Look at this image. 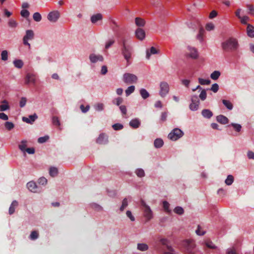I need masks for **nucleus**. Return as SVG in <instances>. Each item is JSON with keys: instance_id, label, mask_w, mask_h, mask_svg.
Instances as JSON below:
<instances>
[{"instance_id": "1", "label": "nucleus", "mask_w": 254, "mask_h": 254, "mask_svg": "<svg viewBox=\"0 0 254 254\" xmlns=\"http://www.w3.org/2000/svg\"><path fill=\"white\" fill-rule=\"evenodd\" d=\"M121 46L122 54L128 64L132 52L131 41L129 39L123 38L121 42Z\"/></svg>"}, {"instance_id": "2", "label": "nucleus", "mask_w": 254, "mask_h": 254, "mask_svg": "<svg viewBox=\"0 0 254 254\" xmlns=\"http://www.w3.org/2000/svg\"><path fill=\"white\" fill-rule=\"evenodd\" d=\"M222 48L226 52L236 51L239 47L237 40L234 38H229L221 44Z\"/></svg>"}, {"instance_id": "3", "label": "nucleus", "mask_w": 254, "mask_h": 254, "mask_svg": "<svg viewBox=\"0 0 254 254\" xmlns=\"http://www.w3.org/2000/svg\"><path fill=\"white\" fill-rule=\"evenodd\" d=\"M181 245L185 249V252L188 254H194L195 244L193 240L186 239L181 241Z\"/></svg>"}, {"instance_id": "4", "label": "nucleus", "mask_w": 254, "mask_h": 254, "mask_svg": "<svg viewBox=\"0 0 254 254\" xmlns=\"http://www.w3.org/2000/svg\"><path fill=\"white\" fill-rule=\"evenodd\" d=\"M140 203L143 211L144 216L146 218L147 221H149L153 217V213L151 208L143 200H141Z\"/></svg>"}, {"instance_id": "5", "label": "nucleus", "mask_w": 254, "mask_h": 254, "mask_svg": "<svg viewBox=\"0 0 254 254\" xmlns=\"http://www.w3.org/2000/svg\"><path fill=\"white\" fill-rule=\"evenodd\" d=\"M123 81L127 84H133L137 82V77L133 74L126 73L123 75Z\"/></svg>"}, {"instance_id": "6", "label": "nucleus", "mask_w": 254, "mask_h": 254, "mask_svg": "<svg viewBox=\"0 0 254 254\" xmlns=\"http://www.w3.org/2000/svg\"><path fill=\"white\" fill-rule=\"evenodd\" d=\"M159 95L162 97H165L169 92L170 87L169 84L166 81L160 83Z\"/></svg>"}, {"instance_id": "7", "label": "nucleus", "mask_w": 254, "mask_h": 254, "mask_svg": "<svg viewBox=\"0 0 254 254\" xmlns=\"http://www.w3.org/2000/svg\"><path fill=\"white\" fill-rule=\"evenodd\" d=\"M183 132L180 129L176 128L168 134V138L175 141L183 136Z\"/></svg>"}, {"instance_id": "8", "label": "nucleus", "mask_w": 254, "mask_h": 254, "mask_svg": "<svg viewBox=\"0 0 254 254\" xmlns=\"http://www.w3.org/2000/svg\"><path fill=\"white\" fill-rule=\"evenodd\" d=\"M34 38V33L32 30H27L26 34L23 38V43L24 45L28 46L30 48V44L28 42V40H32Z\"/></svg>"}, {"instance_id": "9", "label": "nucleus", "mask_w": 254, "mask_h": 254, "mask_svg": "<svg viewBox=\"0 0 254 254\" xmlns=\"http://www.w3.org/2000/svg\"><path fill=\"white\" fill-rule=\"evenodd\" d=\"M191 103L190 105V109L191 111H196L198 109L199 105V100L196 95H192L191 96Z\"/></svg>"}, {"instance_id": "10", "label": "nucleus", "mask_w": 254, "mask_h": 254, "mask_svg": "<svg viewBox=\"0 0 254 254\" xmlns=\"http://www.w3.org/2000/svg\"><path fill=\"white\" fill-rule=\"evenodd\" d=\"M108 142V136L104 133H101L96 139V143L99 144H106Z\"/></svg>"}, {"instance_id": "11", "label": "nucleus", "mask_w": 254, "mask_h": 254, "mask_svg": "<svg viewBox=\"0 0 254 254\" xmlns=\"http://www.w3.org/2000/svg\"><path fill=\"white\" fill-rule=\"evenodd\" d=\"M60 17V13L58 11H54L50 12L48 16V19L52 22H56Z\"/></svg>"}, {"instance_id": "12", "label": "nucleus", "mask_w": 254, "mask_h": 254, "mask_svg": "<svg viewBox=\"0 0 254 254\" xmlns=\"http://www.w3.org/2000/svg\"><path fill=\"white\" fill-rule=\"evenodd\" d=\"M36 76L33 73H28L26 74L25 78V83L26 84H29L32 83L33 84L36 83Z\"/></svg>"}, {"instance_id": "13", "label": "nucleus", "mask_w": 254, "mask_h": 254, "mask_svg": "<svg viewBox=\"0 0 254 254\" xmlns=\"http://www.w3.org/2000/svg\"><path fill=\"white\" fill-rule=\"evenodd\" d=\"M135 35L137 39L139 40H143L145 36V32L142 28H138L135 30Z\"/></svg>"}, {"instance_id": "14", "label": "nucleus", "mask_w": 254, "mask_h": 254, "mask_svg": "<svg viewBox=\"0 0 254 254\" xmlns=\"http://www.w3.org/2000/svg\"><path fill=\"white\" fill-rule=\"evenodd\" d=\"M89 59L91 63H95L98 61L102 62L104 60V58L102 55H96L94 54H91L89 56Z\"/></svg>"}, {"instance_id": "15", "label": "nucleus", "mask_w": 254, "mask_h": 254, "mask_svg": "<svg viewBox=\"0 0 254 254\" xmlns=\"http://www.w3.org/2000/svg\"><path fill=\"white\" fill-rule=\"evenodd\" d=\"M27 188L30 191L33 192H39L38 187L36 184L33 181L28 182L27 184Z\"/></svg>"}, {"instance_id": "16", "label": "nucleus", "mask_w": 254, "mask_h": 254, "mask_svg": "<svg viewBox=\"0 0 254 254\" xmlns=\"http://www.w3.org/2000/svg\"><path fill=\"white\" fill-rule=\"evenodd\" d=\"M188 48L189 51V56L192 59L197 58L198 55L196 49L190 46Z\"/></svg>"}, {"instance_id": "17", "label": "nucleus", "mask_w": 254, "mask_h": 254, "mask_svg": "<svg viewBox=\"0 0 254 254\" xmlns=\"http://www.w3.org/2000/svg\"><path fill=\"white\" fill-rule=\"evenodd\" d=\"M216 120L218 122L223 125H225L229 122L228 119L226 117L222 115L217 116L216 117Z\"/></svg>"}, {"instance_id": "18", "label": "nucleus", "mask_w": 254, "mask_h": 254, "mask_svg": "<svg viewBox=\"0 0 254 254\" xmlns=\"http://www.w3.org/2000/svg\"><path fill=\"white\" fill-rule=\"evenodd\" d=\"M158 53V51L154 47H152L150 50H146V58L147 59L149 60L150 59V56L153 54H156Z\"/></svg>"}, {"instance_id": "19", "label": "nucleus", "mask_w": 254, "mask_h": 254, "mask_svg": "<svg viewBox=\"0 0 254 254\" xmlns=\"http://www.w3.org/2000/svg\"><path fill=\"white\" fill-rule=\"evenodd\" d=\"M18 203L16 200H13L8 210V213L10 215L14 213L15 212V209L18 206Z\"/></svg>"}, {"instance_id": "20", "label": "nucleus", "mask_w": 254, "mask_h": 254, "mask_svg": "<svg viewBox=\"0 0 254 254\" xmlns=\"http://www.w3.org/2000/svg\"><path fill=\"white\" fill-rule=\"evenodd\" d=\"M140 125V122L137 119L131 120L129 122V126L134 128H138Z\"/></svg>"}, {"instance_id": "21", "label": "nucleus", "mask_w": 254, "mask_h": 254, "mask_svg": "<svg viewBox=\"0 0 254 254\" xmlns=\"http://www.w3.org/2000/svg\"><path fill=\"white\" fill-rule=\"evenodd\" d=\"M2 104L0 105V111L3 112L9 109L10 107L8 105V102L4 100L1 101Z\"/></svg>"}, {"instance_id": "22", "label": "nucleus", "mask_w": 254, "mask_h": 254, "mask_svg": "<svg viewBox=\"0 0 254 254\" xmlns=\"http://www.w3.org/2000/svg\"><path fill=\"white\" fill-rule=\"evenodd\" d=\"M201 114L204 118L210 119L212 116V112L208 109H204L201 112Z\"/></svg>"}, {"instance_id": "23", "label": "nucleus", "mask_w": 254, "mask_h": 254, "mask_svg": "<svg viewBox=\"0 0 254 254\" xmlns=\"http://www.w3.org/2000/svg\"><path fill=\"white\" fill-rule=\"evenodd\" d=\"M248 35L251 37H254V27L251 24H248L247 28Z\"/></svg>"}, {"instance_id": "24", "label": "nucleus", "mask_w": 254, "mask_h": 254, "mask_svg": "<svg viewBox=\"0 0 254 254\" xmlns=\"http://www.w3.org/2000/svg\"><path fill=\"white\" fill-rule=\"evenodd\" d=\"M135 23L138 27H143L145 24V21L140 17H136L135 18Z\"/></svg>"}, {"instance_id": "25", "label": "nucleus", "mask_w": 254, "mask_h": 254, "mask_svg": "<svg viewBox=\"0 0 254 254\" xmlns=\"http://www.w3.org/2000/svg\"><path fill=\"white\" fill-rule=\"evenodd\" d=\"M13 64L14 66L17 68H21L24 65V63L21 60H15L13 61Z\"/></svg>"}, {"instance_id": "26", "label": "nucleus", "mask_w": 254, "mask_h": 254, "mask_svg": "<svg viewBox=\"0 0 254 254\" xmlns=\"http://www.w3.org/2000/svg\"><path fill=\"white\" fill-rule=\"evenodd\" d=\"M137 250L140 251H146L148 249V246L144 243H138L137 245Z\"/></svg>"}, {"instance_id": "27", "label": "nucleus", "mask_w": 254, "mask_h": 254, "mask_svg": "<svg viewBox=\"0 0 254 254\" xmlns=\"http://www.w3.org/2000/svg\"><path fill=\"white\" fill-rule=\"evenodd\" d=\"M163 141L162 139L157 138L154 140V145L156 148H159L163 146Z\"/></svg>"}, {"instance_id": "28", "label": "nucleus", "mask_w": 254, "mask_h": 254, "mask_svg": "<svg viewBox=\"0 0 254 254\" xmlns=\"http://www.w3.org/2000/svg\"><path fill=\"white\" fill-rule=\"evenodd\" d=\"M102 18V16L100 13H98L95 15H93L91 17V21L92 23H95L97 21L101 20Z\"/></svg>"}, {"instance_id": "29", "label": "nucleus", "mask_w": 254, "mask_h": 254, "mask_svg": "<svg viewBox=\"0 0 254 254\" xmlns=\"http://www.w3.org/2000/svg\"><path fill=\"white\" fill-rule=\"evenodd\" d=\"M140 94L143 99H146L149 96V93L144 88H142L140 90Z\"/></svg>"}, {"instance_id": "30", "label": "nucleus", "mask_w": 254, "mask_h": 254, "mask_svg": "<svg viewBox=\"0 0 254 254\" xmlns=\"http://www.w3.org/2000/svg\"><path fill=\"white\" fill-rule=\"evenodd\" d=\"M58 174V170L56 167H51L49 170V174L52 177H54L56 176Z\"/></svg>"}, {"instance_id": "31", "label": "nucleus", "mask_w": 254, "mask_h": 254, "mask_svg": "<svg viewBox=\"0 0 254 254\" xmlns=\"http://www.w3.org/2000/svg\"><path fill=\"white\" fill-rule=\"evenodd\" d=\"M221 73L219 71L215 70L210 74V77L213 80H215L218 79Z\"/></svg>"}, {"instance_id": "32", "label": "nucleus", "mask_w": 254, "mask_h": 254, "mask_svg": "<svg viewBox=\"0 0 254 254\" xmlns=\"http://www.w3.org/2000/svg\"><path fill=\"white\" fill-rule=\"evenodd\" d=\"M204 245L208 248L211 249H216L217 247L213 244V243L210 241H206L204 242Z\"/></svg>"}, {"instance_id": "33", "label": "nucleus", "mask_w": 254, "mask_h": 254, "mask_svg": "<svg viewBox=\"0 0 254 254\" xmlns=\"http://www.w3.org/2000/svg\"><path fill=\"white\" fill-rule=\"evenodd\" d=\"M222 103L228 110H232L233 106L229 101L226 100H222Z\"/></svg>"}, {"instance_id": "34", "label": "nucleus", "mask_w": 254, "mask_h": 254, "mask_svg": "<svg viewBox=\"0 0 254 254\" xmlns=\"http://www.w3.org/2000/svg\"><path fill=\"white\" fill-rule=\"evenodd\" d=\"M232 126L234 129L237 132H240L242 129V126L241 125L236 123H231L228 126Z\"/></svg>"}, {"instance_id": "35", "label": "nucleus", "mask_w": 254, "mask_h": 254, "mask_svg": "<svg viewBox=\"0 0 254 254\" xmlns=\"http://www.w3.org/2000/svg\"><path fill=\"white\" fill-rule=\"evenodd\" d=\"M4 125L5 128L7 130H11L14 127V125L12 122H5Z\"/></svg>"}, {"instance_id": "36", "label": "nucleus", "mask_w": 254, "mask_h": 254, "mask_svg": "<svg viewBox=\"0 0 254 254\" xmlns=\"http://www.w3.org/2000/svg\"><path fill=\"white\" fill-rule=\"evenodd\" d=\"M135 90V87L133 85L127 87V88L125 92L127 96H129L131 93H132Z\"/></svg>"}, {"instance_id": "37", "label": "nucleus", "mask_w": 254, "mask_h": 254, "mask_svg": "<svg viewBox=\"0 0 254 254\" xmlns=\"http://www.w3.org/2000/svg\"><path fill=\"white\" fill-rule=\"evenodd\" d=\"M27 141L26 140H22L20 144L19 145L18 147L19 149L22 151L25 152L26 149V147L27 146Z\"/></svg>"}, {"instance_id": "38", "label": "nucleus", "mask_w": 254, "mask_h": 254, "mask_svg": "<svg viewBox=\"0 0 254 254\" xmlns=\"http://www.w3.org/2000/svg\"><path fill=\"white\" fill-rule=\"evenodd\" d=\"M198 82L201 85H209L211 81L209 79H204L201 78H198Z\"/></svg>"}, {"instance_id": "39", "label": "nucleus", "mask_w": 254, "mask_h": 254, "mask_svg": "<svg viewBox=\"0 0 254 254\" xmlns=\"http://www.w3.org/2000/svg\"><path fill=\"white\" fill-rule=\"evenodd\" d=\"M127 205H128L127 199V198H125L123 199V200L122 201V205L120 208V211H123Z\"/></svg>"}, {"instance_id": "40", "label": "nucleus", "mask_w": 254, "mask_h": 254, "mask_svg": "<svg viewBox=\"0 0 254 254\" xmlns=\"http://www.w3.org/2000/svg\"><path fill=\"white\" fill-rule=\"evenodd\" d=\"M206 97H207V94H206V90L205 89H202V90L199 95V98L202 101H204L206 99Z\"/></svg>"}, {"instance_id": "41", "label": "nucleus", "mask_w": 254, "mask_h": 254, "mask_svg": "<svg viewBox=\"0 0 254 254\" xmlns=\"http://www.w3.org/2000/svg\"><path fill=\"white\" fill-rule=\"evenodd\" d=\"M234 182V177L232 175H228L225 180V183L227 185H231Z\"/></svg>"}, {"instance_id": "42", "label": "nucleus", "mask_w": 254, "mask_h": 254, "mask_svg": "<svg viewBox=\"0 0 254 254\" xmlns=\"http://www.w3.org/2000/svg\"><path fill=\"white\" fill-rule=\"evenodd\" d=\"M33 19L36 22H39L41 20L42 17L39 12H35L33 15Z\"/></svg>"}, {"instance_id": "43", "label": "nucleus", "mask_w": 254, "mask_h": 254, "mask_svg": "<svg viewBox=\"0 0 254 254\" xmlns=\"http://www.w3.org/2000/svg\"><path fill=\"white\" fill-rule=\"evenodd\" d=\"M38 233L36 231H34L31 232L29 237L31 240H35L37 239L38 238Z\"/></svg>"}, {"instance_id": "44", "label": "nucleus", "mask_w": 254, "mask_h": 254, "mask_svg": "<svg viewBox=\"0 0 254 254\" xmlns=\"http://www.w3.org/2000/svg\"><path fill=\"white\" fill-rule=\"evenodd\" d=\"M174 211L175 213L179 215H182L184 212L183 208L180 206L176 207L174 209Z\"/></svg>"}, {"instance_id": "45", "label": "nucleus", "mask_w": 254, "mask_h": 254, "mask_svg": "<svg viewBox=\"0 0 254 254\" xmlns=\"http://www.w3.org/2000/svg\"><path fill=\"white\" fill-rule=\"evenodd\" d=\"M1 59L2 61H5L8 59V52L6 50H3L1 53Z\"/></svg>"}, {"instance_id": "46", "label": "nucleus", "mask_w": 254, "mask_h": 254, "mask_svg": "<svg viewBox=\"0 0 254 254\" xmlns=\"http://www.w3.org/2000/svg\"><path fill=\"white\" fill-rule=\"evenodd\" d=\"M52 123L54 125L59 127L61 125V123L59 118L56 116H54L52 118Z\"/></svg>"}, {"instance_id": "47", "label": "nucleus", "mask_w": 254, "mask_h": 254, "mask_svg": "<svg viewBox=\"0 0 254 254\" xmlns=\"http://www.w3.org/2000/svg\"><path fill=\"white\" fill-rule=\"evenodd\" d=\"M135 174L138 177H142L144 176V171L142 169H137L135 171Z\"/></svg>"}, {"instance_id": "48", "label": "nucleus", "mask_w": 254, "mask_h": 254, "mask_svg": "<svg viewBox=\"0 0 254 254\" xmlns=\"http://www.w3.org/2000/svg\"><path fill=\"white\" fill-rule=\"evenodd\" d=\"M168 252H165L163 254H175V250L171 246H167Z\"/></svg>"}, {"instance_id": "49", "label": "nucleus", "mask_w": 254, "mask_h": 254, "mask_svg": "<svg viewBox=\"0 0 254 254\" xmlns=\"http://www.w3.org/2000/svg\"><path fill=\"white\" fill-rule=\"evenodd\" d=\"M163 206L165 211H166L168 213H169L170 212V210L169 209L170 204L167 201H164L163 202Z\"/></svg>"}, {"instance_id": "50", "label": "nucleus", "mask_w": 254, "mask_h": 254, "mask_svg": "<svg viewBox=\"0 0 254 254\" xmlns=\"http://www.w3.org/2000/svg\"><path fill=\"white\" fill-rule=\"evenodd\" d=\"M49 138L48 135H46L43 137H40L38 139V142L40 143H43L46 142Z\"/></svg>"}, {"instance_id": "51", "label": "nucleus", "mask_w": 254, "mask_h": 254, "mask_svg": "<svg viewBox=\"0 0 254 254\" xmlns=\"http://www.w3.org/2000/svg\"><path fill=\"white\" fill-rule=\"evenodd\" d=\"M123 102V99L121 97H118L113 101V104H116L117 106H119Z\"/></svg>"}, {"instance_id": "52", "label": "nucleus", "mask_w": 254, "mask_h": 254, "mask_svg": "<svg viewBox=\"0 0 254 254\" xmlns=\"http://www.w3.org/2000/svg\"><path fill=\"white\" fill-rule=\"evenodd\" d=\"M96 111H101L104 109V104L103 103H98L94 106Z\"/></svg>"}, {"instance_id": "53", "label": "nucleus", "mask_w": 254, "mask_h": 254, "mask_svg": "<svg viewBox=\"0 0 254 254\" xmlns=\"http://www.w3.org/2000/svg\"><path fill=\"white\" fill-rule=\"evenodd\" d=\"M112 127L114 130H121L122 128H123L124 127L122 124H119V123H117V124L113 125Z\"/></svg>"}, {"instance_id": "54", "label": "nucleus", "mask_w": 254, "mask_h": 254, "mask_svg": "<svg viewBox=\"0 0 254 254\" xmlns=\"http://www.w3.org/2000/svg\"><path fill=\"white\" fill-rule=\"evenodd\" d=\"M8 24L11 28H15L17 25V23L14 20L10 19L8 21Z\"/></svg>"}, {"instance_id": "55", "label": "nucleus", "mask_w": 254, "mask_h": 254, "mask_svg": "<svg viewBox=\"0 0 254 254\" xmlns=\"http://www.w3.org/2000/svg\"><path fill=\"white\" fill-rule=\"evenodd\" d=\"M204 30L202 28H200L199 31V33L197 35V39L198 40H199L200 41L202 40L203 35L204 34Z\"/></svg>"}, {"instance_id": "56", "label": "nucleus", "mask_w": 254, "mask_h": 254, "mask_svg": "<svg viewBox=\"0 0 254 254\" xmlns=\"http://www.w3.org/2000/svg\"><path fill=\"white\" fill-rule=\"evenodd\" d=\"M214 93H216L219 90V85L217 83H214L212 85L211 88L210 89Z\"/></svg>"}, {"instance_id": "57", "label": "nucleus", "mask_w": 254, "mask_h": 254, "mask_svg": "<svg viewBox=\"0 0 254 254\" xmlns=\"http://www.w3.org/2000/svg\"><path fill=\"white\" fill-rule=\"evenodd\" d=\"M21 15L25 18H27L29 16V12L26 9H23L20 12Z\"/></svg>"}, {"instance_id": "58", "label": "nucleus", "mask_w": 254, "mask_h": 254, "mask_svg": "<svg viewBox=\"0 0 254 254\" xmlns=\"http://www.w3.org/2000/svg\"><path fill=\"white\" fill-rule=\"evenodd\" d=\"M160 242L162 245L166 246V249L167 248V246H169L168 245L169 240L166 238H161L160 240Z\"/></svg>"}, {"instance_id": "59", "label": "nucleus", "mask_w": 254, "mask_h": 254, "mask_svg": "<svg viewBox=\"0 0 254 254\" xmlns=\"http://www.w3.org/2000/svg\"><path fill=\"white\" fill-rule=\"evenodd\" d=\"M115 43V40L112 39L107 41L105 45V48L108 49Z\"/></svg>"}, {"instance_id": "60", "label": "nucleus", "mask_w": 254, "mask_h": 254, "mask_svg": "<svg viewBox=\"0 0 254 254\" xmlns=\"http://www.w3.org/2000/svg\"><path fill=\"white\" fill-rule=\"evenodd\" d=\"M27 102V99L25 97H22L19 103V106L21 108L25 106Z\"/></svg>"}, {"instance_id": "61", "label": "nucleus", "mask_w": 254, "mask_h": 254, "mask_svg": "<svg viewBox=\"0 0 254 254\" xmlns=\"http://www.w3.org/2000/svg\"><path fill=\"white\" fill-rule=\"evenodd\" d=\"M80 108L82 112L84 113H86L90 109L89 105H87L85 107L83 105H81L80 106Z\"/></svg>"}, {"instance_id": "62", "label": "nucleus", "mask_w": 254, "mask_h": 254, "mask_svg": "<svg viewBox=\"0 0 254 254\" xmlns=\"http://www.w3.org/2000/svg\"><path fill=\"white\" fill-rule=\"evenodd\" d=\"M39 184L45 185L47 183V180L44 177H41L38 180Z\"/></svg>"}, {"instance_id": "63", "label": "nucleus", "mask_w": 254, "mask_h": 254, "mask_svg": "<svg viewBox=\"0 0 254 254\" xmlns=\"http://www.w3.org/2000/svg\"><path fill=\"white\" fill-rule=\"evenodd\" d=\"M205 28L207 31L212 30L214 28V24L212 23H207L206 25Z\"/></svg>"}, {"instance_id": "64", "label": "nucleus", "mask_w": 254, "mask_h": 254, "mask_svg": "<svg viewBox=\"0 0 254 254\" xmlns=\"http://www.w3.org/2000/svg\"><path fill=\"white\" fill-rule=\"evenodd\" d=\"M127 216L130 219L131 221L135 220L134 217L132 215L131 212L129 210H127L126 212Z\"/></svg>"}]
</instances>
